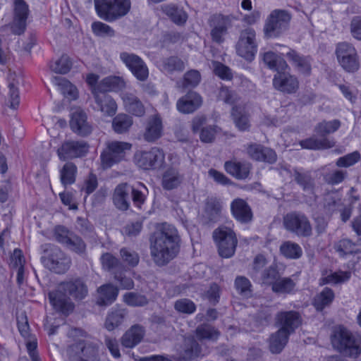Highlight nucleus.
I'll use <instances>...</instances> for the list:
<instances>
[{
  "label": "nucleus",
  "mask_w": 361,
  "mask_h": 361,
  "mask_svg": "<svg viewBox=\"0 0 361 361\" xmlns=\"http://www.w3.org/2000/svg\"><path fill=\"white\" fill-rule=\"evenodd\" d=\"M150 255L154 263L164 267L173 259L180 250V236L175 226L164 224L149 237Z\"/></svg>",
  "instance_id": "f257e3e1"
},
{
  "label": "nucleus",
  "mask_w": 361,
  "mask_h": 361,
  "mask_svg": "<svg viewBox=\"0 0 361 361\" xmlns=\"http://www.w3.org/2000/svg\"><path fill=\"white\" fill-rule=\"evenodd\" d=\"M88 295V287L85 281L78 277L61 282L56 290L49 293L50 304L54 309L63 315H69L75 305L71 298L80 301Z\"/></svg>",
  "instance_id": "f03ea898"
},
{
  "label": "nucleus",
  "mask_w": 361,
  "mask_h": 361,
  "mask_svg": "<svg viewBox=\"0 0 361 361\" xmlns=\"http://www.w3.org/2000/svg\"><path fill=\"white\" fill-rule=\"evenodd\" d=\"M333 348L341 355L351 359L361 355V334L353 331L343 325L334 328L331 335Z\"/></svg>",
  "instance_id": "7ed1b4c3"
},
{
  "label": "nucleus",
  "mask_w": 361,
  "mask_h": 361,
  "mask_svg": "<svg viewBox=\"0 0 361 361\" xmlns=\"http://www.w3.org/2000/svg\"><path fill=\"white\" fill-rule=\"evenodd\" d=\"M97 16L106 22H114L126 16L131 8L130 0H94Z\"/></svg>",
  "instance_id": "20e7f679"
},
{
  "label": "nucleus",
  "mask_w": 361,
  "mask_h": 361,
  "mask_svg": "<svg viewBox=\"0 0 361 361\" xmlns=\"http://www.w3.org/2000/svg\"><path fill=\"white\" fill-rule=\"evenodd\" d=\"M42 247L43 255L41 260L46 268L59 274H64L69 269L71 259L58 246L47 243Z\"/></svg>",
  "instance_id": "39448f33"
},
{
  "label": "nucleus",
  "mask_w": 361,
  "mask_h": 361,
  "mask_svg": "<svg viewBox=\"0 0 361 361\" xmlns=\"http://www.w3.org/2000/svg\"><path fill=\"white\" fill-rule=\"evenodd\" d=\"M284 229L300 238H310L313 234V227L309 217L302 212L292 211L283 216Z\"/></svg>",
  "instance_id": "423d86ee"
},
{
  "label": "nucleus",
  "mask_w": 361,
  "mask_h": 361,
  "mask_svg": "<svg viewBox=\"0 0 361 361\" xmlns=\"http://www.w3.org/2000/svg\"><path fill=\"white\" fill-rule=\"evenodd\" d=\"M212 238L220 257L230 258L235 255L238 240L235 233L231 228L227 226L216 228L212 233Z\"/></svg>",
  "instance_id": "0eeeda50"
},
{
  "label": "nucleus",
  "mask_w": 361,
  "mask_h": 361,
  "mask_svg": "<svg viewBox=\"0 0 361 361\" xmlns=\"http://www.w3.org/2000/svg\"><path fill=\"white\" fill-rule=\"evenodd\" d=\"M291 15L283 9H275L267 16L263 31L265 37L276 38L288 30Z\"/></svg>",
  "instance_id": "6e6552de"
},
{
  "label": "nucleus",
  "mask_w": 361,
  "mask_h": 361,
  "mask_svg": "<svg viewBox=\"0 0 361 361\" xmlns=\"http://www.w3.org/2000/svg\"><path fill=\"white\" fill-rule=\"evenodd\" d=\"M67 353L69 361L99 360V346L94 342L80 341L70 345Z\"/></svg>",
  "instance_id": "1a4fd4ad"
},
{
  "label": "nucleus",
  "mask_w": 361,
  "mask_h": 361,
  "mask_svg": "<svg viewBox=\"0 0 361 361\" xmlns=\"http://www.w3.org/2000/svg\"><path fill=\"white\" fill-rule=\"evenodd\" d=\"M131 145L119 141L109 142L100 154L101 166L103 169L111 168L124 159L126 151L130 149Z\"/></svg>",
  "instance_id": "9d476101"
},
{
  "label": "nucleus",
  "mask_w": 361,
  "mask_h": 361,
  "mask_svg": "<svg viewBox=\"0 0 361 361\" xmlns=\"http://www.w3.org/2000/svg\"><path fill=\"white\" fill-rule=\"evenodd\" d=\"M336 55L340 66L348 73H355L360 68V62L355 48L348 42L338 43Z\"/></svg>",
  "instance_id": "9b49d317"
},
{
  "label": "nucleus",
  "mask_w": 361,
  "mask_h": 361,
  "mask_svg": "<svg viewBox=\"0 0 361 361\" xmlns=\"http://www.w3.org/2000/svg\"><path fill=\"white\" fill-rule=\"evenodd\" d=\"M238 55L247 61H252L257 51L256 32L253 28L247 27L240 33L235 45Z\"/></svg>",
  "instance_id": "f8f14e48"
},
{
  "label": "nucleus",
  "mask_w": 361,
  "mask_h": 361,
  "mask_svg": "<svg viewBox=\"0 0 361 361\" xmlns=\"http://www.w3.org/2000/svg\"><path fill=\"white\" fill-rule=\"evenodd\" d=\"M235 19L232 15L225 16L221 13H216L210 16L208 24L211 27L212 39L218 44L224 41V36L228 32V29L232 26Z\"/></svg>",
  "instance_id": "ddd939ff"
},
{
  "label": "nucleus",
  "mask_w": 361,
  "mask_h": 361,
  "mask_svg": "<svg viewBox=\"0 0 361 361\" xmlns=\"http://www.w3.org/2000/svg\"><path fill=\"white\" fill-rule=\"evenodd\" d=\"M119 58L131 73L140 81H146L149 77V69L146 63L133 53L123 51Z\"/></svg>",
  "instance_id": "4468645a"
},
{
  "label": "nucleus",
  "mask_w": 361,
  "mask_h": 361,
  "mask_svg": "<svg viewBox=\"0 0 361 361\" xmlns=\"http://www.w3.org/2000/svg\"><path fill=\"white\" fill-rule=\"evenodd\" d=\"M272 85L275 90L286 94L296 93L300 87L298 76L292 74L290 70L276 73L272 79Z\"/></svg>",
  "instance_id": "2eb2a0df"
},
{
  "label": "nucleus",
  "mask_w": 361,
  "mask_h": 361,
  "mask_svg": "<svg viewBox=\"0 0 361 361\" xmlns=\"http://www.w3.org/2000/svg\"><path fill=\"white\" fill-rule=\"evenodd\" d=\"M164 152L157 147L140 152L135 155L137 165L145 170L160 169L164 163Z\"/></svg>",
  "instance_id": "dca6fc26"
},
{
  "label": "nucleus",
  "mask_w": 361,
  "mask_h": 361,
  "mask_svg": "<svg viewBox=\"0 0 361 361\" xmlns=\"http://www.w3.org/2000/svg\"><path fill=\"white\" fill-rule=\"evenodd\" d=\"M89 145L85 140H67L58 149L57 154L62 161L85 156L89 151Z\"/></svg>",
  "instance_id": "f3484780"
},
{
  "label": "nucleus",
  "mask_w": 361,
  "mask_h": 361,
  "mask_svg": "<svg viewBox=\"0 0 361 361\" xmlns=\"http://www.w3.org/2000/svg\"><path fill=\"white\" fill-rule=\"evenodd\" d=\"M286 57L293 68L300 75L309 77L312 75L313 59L310 55H303L289 48Z\"/></svg>",
  "instance_id": "a211bd4d"
},
{
  "label": "nucleus",
  "mask_w": 361,
  "mask_h": 361,
  "mask_svg": "<svg viewBox=\"0 0 361 361\" xmlns=\"http://www.w3.org/2000/svg\"><path fill=\"white\" fill-rule=\"evenodd\" d=\"M28 15L27 4L24 0H13V20L11 25L13 34L20 35L24 33Z\"/></svg>",
  "instance_id": "6ab92c4d"
},
{
  "label": "nucleus",
  "mask_w": 361,
  "mask_h": 361,
  "mask_svg": "<svg viewBox=\"0 0 361 361\" xmlns=\"http://www.w3.org/2000/svg\"><path fill=\"white\" fill-rule=\"evenodd\" d=\"M275 323L279 329L291 334L301 325L302 318L297 311H280L275 317Z\"/></svg>",
  "instance_id": "aec40b11"
},
{
  "label": "nucleus",
  "mask_w": 361,
  "mask_h": 361,
  "mask_svg": "<svg viewBox=\"0 0 361 361\" xmlns=\"http://www.w3.org/2000/svg\"><path fill=\"white\" fill-rule=\"evenodd\" d=\"M70 126L73 133L81 137L89 135L93 130L92 123L87 121L86 112L80 108L72 112Z\"/></svg>",
  "instance_id": "412c9836"
},
{
  "label": "nucleus",
  "mask_w": 361,
  "mask_h": 361,
  "mask_svg": "<svg viewBox=\"0 0 361 361\" xmlns=\"http://www.w3.org/2000/svg\"><path fill=\"white\" fill-rule=\"evenodd\" d=\"M92 93L97 106L95 109L100 111L104 116H113L117 111L115 100L106 92L94 87Z\"/></svg>",
  "instance_id": "4be33fe9"
},
{
  "label": "nucleus",
  "mask_w": 361,
  "mask_h": 361,
  "mask_svg": "<svg viewBox=\"0 0 361 361\" xmlns=\"http://www.w3.org/2000/svg\"><path fill=\"white\" fill-rule=\"evenodd\" d=\"M164 125L162 118L159 114H155L147 118L143 138L148 142H154L159 140L163 134Z\"/></svg>",
  "instance_id": "5701e85b"
},
{
  "label": "nucleus",
  "mask_w": 361,
  "mask_h": 361,
  "mask_svg": "<svg viewBox=\"0 0 361 361\" xmlns=\"http://www.w3.org/2000/svg\"><path fill=\"white\" fill-rule=\"evenodd\" d=\"M202 103V97L196 92L190 91L177 101L176 107L180 113L191 114L196 111Z\"/></svg>",
  "instance_id": "b1692460"
},
{
  "label": "nucleus",
  "mask_w": 361,
  "mask_h": 361,
  "mask_svg": "<svg viewBox=\"0 0 361 361\" xmlns=\"http://www.w3.org/2000/svg\"><path fill=\"white\" fill-rule=\"evenodd\" d=\"M352 274L350 271L338 270L333 271L326 269L322 271L321 277L319 279L320 286L331 284L338 285L348 282L351 278Z\"/></svg>",
  "instance_id": "393cba45"
},
{
  "label": "nucleus",
  "mask_w": 361,
  "mask_h": 361,
  "mask_svg": "<svg viewBox=\"0 0 361 361\" xmlns=\"http://www.w3.org/2000/svg\"><path fill=\"white\" fill-rule=\"evenodd\" d=\"M225 171L237 180H245L248 178L251 166L245 161H240L233 159L225 161L224 165Z\"/></svg>",
  "instance_id": "a878e982"
},
{
  "label": "nucleus",
  "mask_w": 361,
  "mask_h": 361,
  "mask_svg": "<svg viewBox=\"0 0 361 361\" xmlns=\"http://www.w3.org/2000/svg\"><path fill=\"white\" fill-rule=\"evenodd\" d=\"M220 200L215 197H208L204 201L203 218L207 224L217 222L221 214Z\"/></svg>",
  "instance_id": "bb28decb"
},
{
  "label": "nucleus",
  "mask_w": 361,
  "mask_h": 361,
  "mask_svg": "<svg viewBox=\"0 0 361 361\" xmlns=\"http://www.w3.org/2000/svg\"><path fill=\"white\" fill-rule=\"evenodd\" d=\"M231 209L234 218L242 224H247L252 220V209L243 199H235L231 204Z\"/></svg>",
  "instance_id": "cd10ccee"
},
{
  "label": "nucleus",
  "mask_w": 361,
  "mask_h": 361,
  "mask_svg": "<svg viewBox=\"0 0 361 361\" xmlns=\"http://www.w3.org/2000/svg\"><path fill=\"white\" fill-rule=\"evenodd\" d=\"M250 157L256 161H265L273 164L276 161V152L268 147L261 145L252 144L247 149Z\"/></svg>",
  "instance_id": "c85d7f7f"
},
{
  "label": "nucleus",
  "mask_w": 361,
  "mask_h": 361,
  "mask_svg": "<svg viewBox=\"0 0 361 361\" xmlns=\"http://www.w3.org/2000/svg\"><path fill=\"white\" fill-rule=\"evenodd\" d=\"M203 355L200 344L191 337L185 338L183 344L178 350L180 360H192L195 357Z\"/></svg>",
  "instance_id": "c756f323"
},
{
  "label": "nucleus",
  "mask_w": 361,
  "mask_h": 361,
  "mask_svg": "<svg viewBox=\"0 0 361 361\" xmlns=\"http://www.w3.org/2000/svg\"><path fill=\"white\" fill-rule=\"evenodd\" d=\"M145 334V330L142 326L134 324L122 336L121 345L126 348H133L142 341Z\"/></svg>",
  "instance_id": "7c9ffc66"
},
{
  "label": "nucleus",
  "mask_w": 361,
  "mask_h": 361,
  "mask_svg": "<svg viewBox=\"0 0 361 361\" xmlns=\"http://www.w3.org/2000/svg\"><path fill=\"white\" fill-rule=\"evenodd\" d=\"M184 180V175L176 167L168 168L162 176L161 186L164 190H171L179 187Z\"/></svg>",
  "instance_id": "2f4dec72"
},
{
  "label": "nucleus",
  "mask_w": 361,
  "mask_h": 361,
  "mask_svg": "<svg viewBox=\"0 0 361 361\" xmlns=\"http://www.w3.org/2000/svg\"><path fill=\"white\" fill-rule=\"evenodd\" d=\"M97 293V304L99 306H107L116 300L118 289L111 283H106L98 288Z\"/></svg>",
  "instance_id": "473e14b6"
},
{
  "label": "nucleus",
  "mask_w": 361,
  "mask_h": 361,
  "mask_svg": "<svg viewBox=\"0 0 361 361\" xmlns=\"http://www.w3.org/2000/svg\"><path fill=\"white\" fill-rule=\"evenodd\" d=\"M262 60L268 68L276 73L290 70V66L286 61L281 55L272 51L264 52L262 55Z\"/></svg>",
  "instance_id": "72a5a7b5"
},
{
  "label": "nucleus",
  "mask_w": 361,
  "mask_h": 361,
  "mask_svg": "<svg viewBox=\"0 0 361 361\" xmlns=\"http://www.w3.org/2000/svg\"><path fill=\"white\" fill-rule=\"evenodd\" d=\"M130 185L128 183H121L116 186L113 195L114 204L117 209L126 211L129 209Z\"/></svg>",
  "instance_id": "f704fd0d"
},
{
  "label": "nucleus",
  "mask_w": 361,
  "mask_h": 361,
  "mask_svg": "<svg viewBox=\"0 0 361 361\" xmlns=\"http://www.w3.org/2000/svg\"><path fill=\"white\" fill-rule=\"evenodd\" d=\"M128 315L125 308L112 307L108 312L104 322V327L108 331H113L120 326Z\"/></svg>",
  "instance_id": "c9c22d12"
},
{
  "label": "nucleus",
  "mask_w": 361,
  "mask_h": 361,
  "mask_svg": "<svg viewBox=\"0 0 361 361\" xmlns=\"http://www.w3.org/2000/svg\"><path fill=\"white\" fill-rule=\"evenodd\" d=\"M161 10L173 23L178 25H184L188 20L187 13L175 4H164L161 6Z\"/></svg>",
  "instance_id": "e433bc0d"
},
{
  "label": "nucleus",
  "mask_w": 361,
  "mask_h": 361,
  "mask_svg": "<svg viewBox=\"0 0 361 361\" xmlns=\"http://www.w3.org/2000/svg\"><path fill=\"white\" fill-rule=\"evenodd\" d=\"M126 82L123 77L111 75L104 78L95 87L108 92H119L126 88Z\"/></svg>",
  "instance_id": "4c0bfd02"
},
{
  "label": "nucleus",
  "mask_w": 361,
  "mask_h": 361,
  "mask_svg": "<svg viewBox=\"0 0 361 361\" xmlns=\"http://www.w3.org/2000/svg\"><path fill=\"white\" fill-rule=\"evenodd\" d=\"M335 298L334 290L325 287L320 293H317L312 301V305L317 311L322 312L324 309L331 305Z\"/></svg>",
  "instance_id": "58836bf2"
},
{
  "label": "nucleus",
  "mask_w": 361,
  "mask_h": 361,
  "mask_svg": "<svg viewBox=\"0 0 361 361\" xmlns=\"http://www.w3.org/2000/svg\"><path fill=\"white\" fill-rule=\"evenodd\" d=\"M290 334L278 329L269 338V350L272 353H280L286 345Z\"/></svg>",
  "instance_id": "ea45409f"
},
{
  "label": "nucleus",
  "mask_w": 361,
  "mask_h": 361,
  "mask_svg": "<svg viewBox=\"0 0 361 361\" xmlns=\"http://www.w3.org/2000/svg\"><path fill=\"white\" fill-rule=\"evenodd\" d=\"M281 275L278 266L273 264L264 269L255 283L272 287L276 281L280 279Z\"/></svg>",
  "instance_id": "a19ab883"
},
{
  "label": "nucleus",
  "mask_w": 361,
  "mask_h": 361,
  "mask_svg": "<svg viewBox=\"0 0 361 361\" xmlns=\"http://www.w3.org/2000/svg\"><path fill=\"white\" fill-rule=\"evenodd\" d=\"M294 180L302 188L305 192L313 193L314 181L310 171H299L293 170Z\"/></svg>",
  "instance_id": "79ce46f5"
},
{
  "label": "nucleus",
  "mask_w": 361,
  "mask_h": 361,
  "mask_svg": "<svg viewBox=\"0 0 361 361\" xmlns=\"http://www.w3.org/2000/svg\"><path fill=\"white\" fill-rule=\"evenodd\" d=\"M335 141L329 140L326 137L318 139L315 137H310L300 142V145L302 148L309 149H329L335 146Z\"/></svg>",
  "instance_id": "37998d69"
},
{
  "label": "nucleus",
  "mask_w": 361,
  "mask_h": 361,
  "mask_svg": "<svg viewBox=\"0 0 361 361\" xmlns=\"http://www.w3.org/2000/svg\"><path fill=\"white\" fill-rule=\"evenodd\" d=\"M133 123L130 116L126 114H118L112 121V128L115 133L123 134L127 133Z\"/></svg>",
  "instance_id": "c03bdc74"
},
{
  "label": "nucleus",
  "mask_w": 361,
  "mask_h": 361,
  "mask_svg": "<svg viewBox=\"0 0 361 361\" xmlns=\"http://www.w3.org/2000/svg\"><path fill=\"white\" fill-rule=\"evenodd\" d=\"M195 335L198 340L216 341L220 332L214 326L209 324H202L195 330Z\"/></svg>",
  "instance_id": "a18cd8bd"
},
{
  "label": "nucleus",
  "mask_w": 361,
  "mask_h": 361,
  "mask_svg": "<svg viewBox=\"0 0 361 361\" xmlns=\"http://www.w3.org/2000/svg\"><path fill=\"white\" fill-rule=\"evenodd\" d=\"M280 252L287 259H296L302 255V250L297 243L287 240L280 246Z\"/></svg>",
  "instance_id": "49530a36"
},
{
  "label": "nucleus",
  "mask_w": 361,
  "mask_h": 361,
  "mask_svg": "<svg viewBox=\"0 0 361 361\" xmlns=\"http://www.w3.org/2000/svg\"><path fill=\"white\" fill-rule=\"evenodd\" d=\"M130 192H131L132 200L134 205L138 208L145 203L148 189L144 183L138 182L136 185H130Z\"/></svg>",
  "instance_id": "de8ad7c7"
},
{
  "label": "nucleus",
  "mask_w": 361,
  "mask_h": 361,
  "mask_svg": "<svg viewBox=\"0 0 361 361\" xmlns=\"http://www.w3.org/2000/svg\"><path fill=\"white\" fill-rule=\"evenodd\" d=\"M54 83L58 87L61 93L71 99H75L78 97V91L75 85L68 80L61 77H54Z\"/></svg>",
  "instance_id": "09e8293b"
},
{
  "label": "nucleus",
  "mask_w": 361,
  "mask_h": 361,
  "mask_svg": "<svg viewBox=\"0 0 361 361\" xmlns=\"http://www.w3.org/2000/svg\"><path fill=\"white\" fill-rule=\"evenodd\" d=\"M77 166L73 162L66 163L60 170V178L61 183L66 186L72 185L75 182Z\"/></svg>",
  "instance_id": "8fccbe9b"
},
{
  "label": "nucleus",
  "mask_w": 361,
  "mask_h": 361,
  "mask_svg": "<svg viewBox=\"0 0 361 361\" xmlns=\"http://www.w3.org/2000/svg\"><path fill=\"white\" fill-rule=\"evenodd\" d=\"M267 259L263 255L259 254L255 256L252 262V267L248 272L250 277L254 282H256L264 272V269L267 268Z\"/></svg>",
  "instance_id": "3c124183"
},
{
  "label": "nucleus",
  "mask_w": 361,
  "mask_h": 361,
  "mask_svg": "<svg viewBox=\"0 0 361 361\" xmlns=\"http://www.w3.org/2000/svg\"><path fill=\"white\" fill-rule=\"evenodd\" d=\"M296 282L290 277H280L271 287V290L276 293L290 294L293 292Z\"/></svg>",
  "instance_id": "603ef678"
},
{
  "label": "nucleus",
  "mask_w": 361,
  "mask_h": 361,
  "mask_svg": "<svg viewBox=\"0 0 361 361\" xmlns=\"http://www.w3.org/2000/svg\"><path fill=\"white\" fill-rule=\"evenodd\" d=\"M231 115L239 130L245 131L249 130L250 124L248 116L243 111L240 107L234 106L232 108Z\"/></svg>",
  "instance_id": "864d4df0"
},
{
  "label": "nucleus",
  "mask_w": 361,
  "mask_h": 361,
  "mask_svg": "<svg viewBox=\"0 0 361 361\" xmlns=\"http://www.w3.org/2000/svg\"><path fill=\"white\" fill-rule=\"evenodd\" d=\"M185 68V63L178 56L164 58L161 61V69L167 73L183 71Z\"/></svg>",
  "instance_id": "5fc2aeb1"
},
{
  "label": "nucleus",
  "mask_w": 361,
  "mask_h": 361,
  "mask_svg": "<svg viewBox=\"0 0 361 361\" xmlns=\"http://www.w3.org/2000/svg\"><path fill=\"white\" fill-rule=\"evenodd\" d=\"M127 110L136 116H142L145 109L142 102L135 96L130 94L124 99Z\"/></svg>",
  "instance_id": "6e6d98bb"
},
{
  "label": "nucleus",
  "mask_w": 361,
  "mask_h": 361,
  "mask_svg": "<svg viewBox=\"0 0 361 361\" xmlns=\"http://www.w3.org/2000/svg\"><path fill=\"white\" fill-rule=\"evenodd\" d=\"M123 300L126 305L131 307H144L149 304L147 296L137 292L126 293Z\"/></svg>",
  "instance_id": "4d7b16f0"
},
{
  "label": "nucleus",
  "mask_w": 361,
  "mask_h": 361,
  "mask_svg": "<svg viewBox=\"0 0 361 361\" xmlns=\"http://www.w3.org/2000/svg\"><path fill=\"white\" fill-rule=\"evenodd\" d=\"M101 262L104 269L114 274V271L123 268L122 262L112 254L106 252L101 256Z\"/></svg>",
  "instance_id": "13d9d810"
},
{
  "label": "nucleus",
  "mask_w": 361,
  "mask_h": 361,
  "mask_svg": "<svg viewBox=\"0 0 361 361\" xmlns=\"http://www.w3.org/2000/svg\"><path fill=\"white\" fill-rule=\"evenodd\" d=\"M341 126V121L334 119L330 121H324L317 124L315 130L317 134L324 136L327 134L336 132Z\"/></svg>",
  "instance_id": "bf43d9fd"
},
{
  "label": "nucleus",
  "mask_w": 361,
  "mask_h": 361,
  "mask_svg": "<svg viewBox=\"0 0 361 361\" xmlns=\"http://www.w3.org/2000/svg\"><path fill=\"white\" fill-rule=\"evenodd\" d=\"M173 307L176 312L184 314H192L197 309L196 305L194 302L188 298L177 300L174 302Z\"/></svg>",
  "instance_id": "052dcab7"
},
{
  "label": "nucleus",
  "mask_w": 361,
  "mask_h": 361,
  "mask_svg": "<svg viewBox=\"0 0 361 361\" xmlns=\"http://www.w3.org/2000/svg\"><path fill=\"white\" fill-rule=\"evenodd\" d=\"M72 67V61L68 56L63 54L60 59L51 63L50 68L55 73L60 74L67 73Z\"/></svg>",
  "instance_id": "680f3d73"
},
{
  "label": "nucleus",
  "mask_w": 361,
  "mask_h": 361,
  "mask_svg": "<svg viewBox=\"0 0 361 361\" xmlns=\"http://www.w3.org/2000/svg\"><path fill=\"white\" fill-rule=\"evenodd\" d=\"M18 82L15 80L12 75L8 78V88H9V102L10 106L13 109H16L20 104V96L18 88L17 87Z\"/></svg>",
  "instance_id": "e2e57ef3"
},
{
  "label": "nucleus",
  "mask_w": 361,
  "mask_h": 361,
  "mask_svg": "<svg viewBox=\"0 0 361 361\" xmlns=\"http://www.w3.org/2000/svg\"><path fill=\"white\" fill-rule=\"evenodd\" d=\"M120 256L122 261L131 267H136L140 262V256L135 251L123 247L120 250Z\"/></svg>",
  "instance_id": "0e129e2a"
},
{
  "label": "nucleus",
  "mask_w": 361,
  "mask_h": 361,
  "mask_svg": "<svg viewBox=\"0 0 361 361\" xmlns=\"http://www.w3.org/2000/svg\"><path fill=\"white\" fill-rule=\"evenodd\" d=\"M126 269L123 267L118 271H114V278L119 283L122 289L131 290L134 288L133 280L126 274Z\"/></svg>",
  "instance_id": "69168bd1"
},
{
  "label": "nucleus",
  "mask_w": 361,
  "mask_h": 361,
  "mask_svg": "<svg viewBox=\"0 0 361 361\" xmlns=\"http://www.w3.org/2000/svg\"><path fill=\"white\" fill-rule=\"evenodd\" d=\"M91 27L96 36L114 37L115 35V31L111 26L100 21L93 22Z\"/></svg>",
  "instance_id": "338daca9"
},
{
  "label": "nucleus",
  "mask_w": 361,
  "mask_h": 361,
  "mask_svg": "<svg viewBox=\"0 0 361 361\" xmlns=\"http://www.w3.org/2000/svg\"><path fill=\"white\" fill-rule=\"evenodd\" d=\"M70 250L78 254H82L86 249V245L82 239L74 233L71 235L68 242L64 245Z\"/></svg>",
  "instance_id": "774afa93"
}]
</instances>
